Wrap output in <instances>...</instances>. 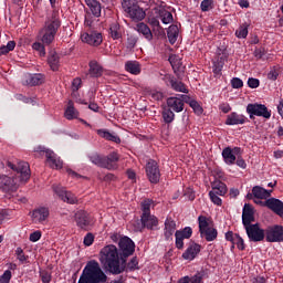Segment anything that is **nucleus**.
<instances>
[{"label": "nucleus", "instance_id": "1", "mask_svg": "<svg viewBox=\"0 0 283 283\" xmlns=\"http://www.w3.org/2000/svg\"><path fill=\"white\" fill-rule=\"evenodd\" d=\"M8 167L13 171H17L18 178L12 179L8 176H0V189L6 193L14 191L19 182H28V180H30V164L20 161L14 166V164L8 161Z\"/></svg>", "mask_w": 283, "mask_h": 283}, {"label": "nucleus", "instance_id": "2", "mask_svg": "<svg viewBox=\"0 0 283 283\" xmlns=\"http://www.w3.org/2000/svg\"><path fill=\"white\" fill-rule=\"evenodd\" d=\"M99 262L108 268L109 273L120 275L125 268L120 266V259L118 256V248L114 244L104 247L99 252Z\"/></svg>", "mask_w": 283, "mask_h": 283}, {"label": "nucleus", "instance_id": "3", "mask_svg": "<svg viewBox=\"0 0 283 283\" xmlns=\"http://www.w3.org/2000/svg\"><path fill=\"white\" fill-rule=\"evenodd\" d=\"M107 282V275L101 269V264L97 261H88L82 271V274L77 283H105Z\"/></svg>", "mask_w": 283, "mask_h": 283}, {"label": "nucleus", "instance_id": "4", "mask_svg": "<svg viewBox=\"0 0 283 283\" xmlns=\"http://www.w3.org/2000/svg\"><path fill=\"white\" fill-rule=\"evenodd\" d=\"M61 28V20L56 17V14H53L51 18H48V20L44 23V27L40 30L39 33V41L43 43V45H50L54 42V38L56 36V32H59V29Z\"/></svg>", "mask_w": 283, "mask_h": 283}, {"label": "nucleus", "instance_id": "5", "mask_svg": "<svg viewBox=\"0 0 283 283\" xmlns=\"http://www.w3.org/2000/svg\"><path fill=\"white\" fill-rule=\"evenodd\" d=\"M122 8L132 21H143L146 17L145 10L138 6L136 0H123Z\"/></svg>", "mask_w": 283, "mask_h": 283}, {"label": "nucleus", "instance_id": "6", "mask_svg": "<svg viewBox=\"0 0 283 283\" xmlns=\"http://www.w3.org/2000/svg\"><path fill=\"white\" fill-rule=\"evenodd\" d=\"M244 229L250 242H262L265 238V230L260 228V223L245 226Z\"/></svg>", "mask_w": 283, "mask_h": 283}, {"label": "nucleus", "instance_id": "7", "mask_svg": "<svg viewBox=\"0 0 283 283\" xmlns=\"http://www.w3.org/2000/svg\"><path fill=\"white\" fill-rule=\"evenodd\" d=\"M247 112L250 114V118L253 116H261L262 118H271V111L264 104H248Z\"/></svg>", "mask_w": 283, "mask_h": 283}, {"label": "nucleus", "instance_id": "8", "mask_svg": "<svg viewBox=\"0 0 283 283\" xmlns=\"http://www.w3.org/2000/svg\"><path fill=\"white\" fill-rule=\"evenodd\" d=\"M266 242H283V227L280 224L270 226L265 229Z\"/></svg>", "mask_w": 283, "mask_h": 283}, {"label": "nucleus", "instance_id": "9", "mask_svg": "<svg viewBox=\"0 0 283 283\" xmlns=\"http://www.w3.org/2000/svg\"><path fill=\"white\" fill-rule=\"evenodd\" d=\"M39 151H44L46 156V165L51 167V169H62L63 168V161L54 151L50 149H45V147L40 146Z\"/></svg>", "mask_w": 283, "mask_h": 283}, {"label": "nucleus", "instance_id": "10", "mask_svg": "<svg viewBox=\"0 0 283 283\" xmlns=\"http://www.w3.org/2000/svg\"><path fill=\"white\" fill-rule=\"evenodd\" d=\"M242 154V148L240 147H226L223 148L221 156L223 158V161L226 163V165H235V160H237V156H240Z\"/></svg>", "mask_w": 283, "mask_h": 283}, {"label": "nucleus", "instance_id": "11", "mask_svg": "<svg viewBox=\"0 0 283 283\" xmlns=\"http://www.w3.org/2000/svg\"><path fill=\"white\" fill-rule=\"evenodd\" d=\"M53 191L62 199L63 202H67V205H76V202H78L76 196L71 191L65 190L62 186H53Z\"/></svg>", "mask_w": 283, "mask_h": 283}, {"label": "nucleus", "instance_id": "12", "mask_svg": "<svg viewBox=\"0 0 283 283\" xmlns=\"http://www.w3.org/2000/svg\"><path fill=\"white\" fill-rule=\"evenodd\" d=\"M81 40L83 43H87V45L98 48L103 43V35L96 31H88L81 34Z\"/></svg>", "mask_w": 283, "mask_h": 283}, {"label": "nucleus", "instance_id": "13", "mask_svg": "<svg viewBox=\"0 0 283 283\" xmlns=\"http://www.w3.org/2000/svg\"><path fill=\"white\" fill-rule=\"evenodd\" d=\"M119 250L124 258H129L136 251V244L129 237H122L118 242Z\"/></svg>", "mask_w": 283, "mask_h": 283}, {"label": "nucleus", "instance_id": "14", "mask_svg": "<svg viewBox=\"0 0 283 283\" xmlns=\"http://www.w3.org/2000/svg\"><path fill=\"white\" fill-rule=\"evenodd\" d=\"M146 174L150 182L156 185L160 180V169H158V163L156 160L150 159L146 165Z\"/></svg>", "mask_w": 283, "mask_h": 283}, {"label": "nucleus", "instance_id": "15", "mask_svg": "<svg viewBox=\"0 0 283 283\" xmlns=\"http://www.w3.org/2000/svg\"><path fill=\"white\" fill-rule=\"evenodd\" d=\"M255 222V209L251 203H245L242 210V224L249 227Z\"/></svg>", "mask_w": 283, "mask_h": 283}, {"label": "nucleus", "instance_id": "16", "mask_svg": "<svg viewBox=\"0 0 283 283\" xmlns=\"http://www.w3.org/2000/svg\"><path fill=\"white\" fill-rule=\"evenodd\" d=\"M50 218V210L45 207L36 208L31 213V219L34 224H43Z\"/></svg>", "mask_w": 283, "mask_h": 283}, {"label": "nucleus", "instance_id": "17", "mask_svg": "<svg viewBox=\"0 0 283 283\" xmlns=\"http://www.w3.org/2000/svg\"><path fill=\"white\" fill-rule=\"evenodd\" d=\"M201 249H202L201 244L190 243V245L186 249V251L181 255L182 260H186L187 262H192V260H196V258H198Z\"/></svg>", "mask_w": 283, "mask_h": 283}, {"label": "nucleus", "instance_id": "18", "mask_svg": "<svg viewBox=\"0 0 283 283\" xmlns=\"http://www.w3.org/2000/svg\"><path fill=\"white\" fill-rule=\"evenodd\" d=\"M264 207H268L273 213H276V216H280V218H283V202L280 199L275 198H269L266 201H264Z\"/></svg>", "mask_w": 283, "mask_h": 283}, {"label": "nucleus", "instance_id": "19", "mask_svg": "<svg viewBox=\"0 0 283 283\" xmlns=\"http://www.w3.org/2000/svg\"><path fill=\"white\" fill-rule=\"evenodd\" d=\"M175 233V244L178 245V231H176V221L171 218H168L165 222V238L169 240Z\"/></svg>", "mask_w": 283, "mask_h": 283}, {"label": "nucleus", "instance_id": "20", "mask_svg": "<svg viewBox=\"0 0 283 283\" xmlns=\"http://www.w3.org/2000/svg\"><path fill=\"white\" fill-rule=\"evenodd\" d=\"M43 81H45V77L43 76V74L27 73L24 75L23 83L24 85H30L32 87L34 85H41Z\"/></svg>", "mask_w": 283, "mask_h": 283}, {"label": "nucleus", "instance_id": "21", "mask_svg": "<svg viewBox=\"0 0 283 283\" xmlns=\"http://www.w3.org/2000/svg\"><path fill=\"white\" fill-rule=\"evenodd\" d=\"M75 220H76V224H77V227H80V229L87 230V228L92 223V221L90 220V214H87V212H85V211H78L75 214Z\"/></svg>", "mask_w": 283, "mask_h": 283}, {"label": "nucleus", "instance_id": "22", "mask_svg": "<svg viewBox=\"0 0 283 283\" xmlns=\"http://www.w3.org/2000/svg\"><path fill=\"white\" fill-rule=\"evenodd\" d=\"M247 123V117L238 113H231L228 115L226 125H244Z\"/></svg>", "mask_w": 283, "mask_h": 283}, {"label": "nucleus", "instance_id": "23", "mask_svg": "<svg viewBox=\"0 0 283 283\" xmlns=\"http://www.w3.org/2000/svg\"><path fill=\"white\" fill-rule=\"evenodd\" d=\"M135 30H136V32H138V34H143L144 38L146 39V41H151V39H154L151 29H149V27L147 24H145L144 22L137 23L135 27Z\"/></svg>", "mask_w": 283, "mask_h": 283}, {"label": "nucleus", "instance_id": "24", "mask_svg": "<svg viewBox=\"0 0 283 283\" xmlns=\"http://www.w3.org/2000/svg\"><path fill=\"white\" fill-rule=\"evenodd\" d=\"M272 192L273 190H266L260 186H254L252 188V193L258 200H266V198H271Z\"/></svg>", "mask_w": 283, "mask_h": 283}, {"label": "nucleus", "instance_id": "25", "mask_svg": "<svg viewBox=\"0 0 283 283\" xmlns=\"http://www.w3.org/2000/svg\"><path fill=\"white\" fill-rule=\"evenodd\" d=\"M64 118H66V120H74V118H78V111L74 107V102L69 101L64 112Z\"/></svg>", "mask_w": 283, "mask_h": 283}, {"label": "nucleus", "instance_id": "26", "mask_svg": "<svg viewBox=\"0 0 283 283\" xmlns=\"http://www.w3.org/2000/svg\"><path fill=\"white\" fill-rule=\"evenodd\" d=\"M88 65H90V70H88L90 76H92L93 78H98V76H102L103 67H101V65L98 64V62H96V60H92Z\"/></svg>", "mask_w": 283, "mask_h": 283}, {"label": "nucleus", "instance_id": "27", "mask_svg": "<svg viewBox=\"0 0 283 283\" xmlns=\"http://www.w3.org/2000/svg\"><path fill=\"white\" fill-rule=\"evenodd\" d=\"M91 163L93 165H97V167H105L106 169H112V166L109 164H106L105 158L101 157L98 153H93L88 156Z\"/></svg>", "mask_w": 283, "mask_h": 283}, {"label": "nucleus", "instance_id": "28", "mask_svg": "<svg viewBox=\"0 0 283 283\" xmlns=\"http://www.w3.org/2000/svg\"><path fill=\"white\" fill-rule=\"evenodd\" d=\"M200 237L205 238L207 242H213L218 238V230L213 227H210L202 232H200Z\"/></svg>", "mask_w": 283, "mask_h": 283}, {"label": "nucleus", "instance_id": "29", "mask_svg": "<svg viewBox=\"0 0 283 283\" xmlns=\"http://www.w3.org/2000/svg\"><path fill=\"white\" fill-rule=\"evenodd\" d=\"M85 3L87 6V8H90L93 17H101V2H98L97 0H85Z\"/></svg>", "mask_w": 283, "mask_h": 283}, {"label": "nucleus", "instance_id": "30", "mask_svg": "<svg viewBox=\"0 0 283 283\" xmlns=\"http://www.w3.org/2000/svg\"><path fill=\"white\" fill-rule=\"evenodd\" d=\"M97 134L105 140H111L112 143H120V137L107 129H97Z\"/></svg>", "mask_w": 283, "mask_h": 283}, {"label": "nucleus", "instance_id": "31", "mask_svg": "<svg viewBox=\"0 0 283 283\" xmlns=\"http://www.w3.org/2000/svg\"><path fill=\"white\" fill-rule=\"evenodd\" d=\"M142 224L147 229H153L158 226V219L151 214L142 216Z\"/></svg>", "mask_w": 283, "mask_h": 283}, {"label": "nucleus", "instance_id": "32", "mask_svg": "<svg viewBox=\"0 0 283 283\" xmlns=\"http://www.w3.org/2000/svg\"><path fill=\"white\" fill-rule=\"evenodd\" d=\"M126 72H129V74L138 75L140 74V63L136 61H128L125 64Z\"/></svg>", "mask_w": 283, "mask_h": 283}, {"label": "nucleus", "instance_id": "33", "mask_svg": "<svg viewBox=\"0 0 283 283\" xmlns=\"http://www.w3.org/2000/svg\"><path fill=\"white\" fill-rule=\"evenodd\" d=\"M158 12H159V17L161 19V22L165 25H168V23H171L174 21V15L171 14V12H169V11L163 9V8H159Z\"/></svg>", "mask_w": 283, "mask_h": 283}, {"label": "nucleus", "instance_id": "34", "mask_svg": "<svg viewBox=\"0 0 283 283\" xmlns=\"http://www.w3.org/2000/svg\"><path fill=\"white\" fill-rule=\"evenodd\" d=\"M214 193H218L219 196H224L227 193V184L222 181H214L212 184V190Z\"/></svg>", "mask_w": 283, "mask_h": 283}, {"label": "nucleus", "instance_id": "35", "mask_svg": "<svg viewBox=\"0 0 283 283\" xmlns=\"http://www.w3.org/2000/svg\"><path fill=\"white\" fill-rule=\"evenodd\" d=\"M167 36H168L169 43H171V45H174V43H176V41H178V27L170 25L167 31Z\"/></svg>", "mask_w": 283, "mask_h": 283}, {"label": "nucleus", "instance_id": "36", "mask_svg": "<svg viewBox=\"0 0 283 283\" xmlns=\"http://www.w3.org/2000/svg\"><path fill=\"white\" fill-rule=\"evenodd\" d=\"M49 65L53 72H56L59 70L60 61H59V54L56 52H51L49 55Z\"/></svg>", "mask_w": 283, "mask_h": 283}, {"label": "nucleus", "instance_id": "37", "mask_svg": "<svg viewBox=\"0 0 283 283\" xmlns=\"http://www.w3.org/2000/svg\"><path fill=\"white\" fill-rule=\"evenodd\" d=\"M209 222H211V220L206 216L198 217L199 233H202V231H206L207 229H211Z\"/></svg>", "mask_w": 283, "mask_h": 283}, {"label": "nucleus", "instance_id": "38", "mask_svg": "<svg viewBox=\"0 0 283 283\" xmlns=\"http://www.w3.org/2000/svg\"><path fill=\"white\" fill-rule=\"evenodd\" d=\"M191 235H193V230L191 229V227H186L182 230L178 231V238H181L184 240H189Z\"/></svg>", "mask_w": 283, "mask_h": 283}, {"label": "nucleus", "instance_id": "39", "mask_svg": "<svg viewBox=\"0 0 283 283\" xmlns=\"http://www.w3.org/2000/svg\"><path fill=\"white\" fill-rule=\"evenodd\" d=\"M17 48V43L14 41H9L7 45L0 46V56H3V54H8V52H12Z\"/></svg>", "mask_w": 283, "mask_h": 283}, {"label": "nucleus", "instance_id": "40", "mask_svg": "<svg viewBox=\"0 0 283 283\" xmlns=\"http://www.w3.org/2000/svg\"><path fill=\"white\" fill-rule=\"evenodd\" d=\"M151 207H154V201L150 199H146L142 202V211L143 214L142 216H147V214H151L149 211L151 209Z\"/></svg>", "mask_w": 283, "mask_h": 283}, {"label": "nucleus", "instance_id": "41", "mask_svg": "<svg viewBox=\"0 0 283 283\" xmlns=\"http://www.w3.org/2000/svg\"><path fill=\"white\" fill-rule=\"evenodd\" d=\"M235 36L238 39H247L249 36V25L243 24L235 31Z\"/></svg>", "mask_w": 283, "mask_h": 283}, {"label": "nucleus", "instance_id": "42", "mask_svg": "<svg viewBox=\"0 0 283 283\" xmlns=\"http://www.w3.org/2000/svg\"><path fill=\"white\" fill-rule=\"evenodd\" d=\"M253 56L254 59H256V61H264V57L266 56V49L264 48H255L254 52H253Z\"/></svg>", "mask_w": 283, "mask_h": 283}, {"label": "nucleus", "instance_id": "43", "mask_svg": "<svg viewBox=\"0 0 283 283\" xmlns=\"http://www.w3.org/2000/svg\"><path fill=\"white\" fill-rule=\"evenodd\" d=\"M109 30H111L112 39L114 40L120 39V25H118L117 23H114L111 25Z\"/></svg>", "mask_w": 283, "mask_h": 283}, {"label": "nucleus", "instance_id": "44", "mask_svg": "<svg viewBox=\"0 0 283 283\" xmlns=\"http://www.w3.org/2000/svg\"><path fill=\"white\" fill-rule=\"evenodd\" d=\"M104 159L106 165H109L111 169H114V163H118V154L112 153Z\"/></svg>", "mask_w": 283, "mask_h": 283}, {"label": "nucleus", "instance_id": "45", "mask_svg": "<svg viewBox=\"0 0 283 283\" xmlns=\"http://www.w3.org/2000/svg\"><path fill=\"white\" fill-rule=\"evenodd\" d=\"M232 244H235V247L239 249V251H244L247 247L244 245V239L240 237V234L235 233V240Z\"/></svg>", "mask_w": 283, "mask_h": 283}, {"label": "nucleus", "instance_id": "46", "mask_svg": "<svg viewBox=\"0 0 283 283\" xmlns=\"http://www.w3.org/2000/svg\"><path fill=\"white\" fill-rule=\"evenodd\" d=\"M277 76H280V69L277 66H274L268 73V78L269 81H277Z\"/></svg>", "mask_w": 283, "mask_h": 283}, {"label": "nucleus", "instance_id": "47", "mask_svg": "<svg viewBox=\"0 0 283 283\" xmlns=\"http://www.w3.org/2000/svg\"><path fill=\"white\" fill-rule=\"evenodd\" d=\"M165 81H166L167 85H169L170 87H172V90L178 92V82L176 81V78H174V76L166 75Z\"/></svg>", "mask_w": 283, "mask_h": 283}, {"label": "nucleus", "instance_id": "48", "mask_svg": "<svg viewBox=\"0 0 283 283\" xmlns=\"http://www.w3.org/2000/svg\"><path fill=\"white\" fill-rule=\"evenodd\" d=\"M201 12H209L213 8V0H203L200 4Z\"/></svg>", "mask_w": 283, "mask_h": 283}, {"label": "nucleus", "instance_id": "49", "mask_svg": "<svg viewBox=\"0 0 283 283\" xmlns=\"http://www.w3.org/2000/svg\"><path fill=\"white\" fill-rule=\"evenodd\" d=\"M174 109L171 108H168V109H165L164 113H163V117H164V120L165 123H171L174 120Z\"/></svg>", "mask_w": 283, "mask_h": 283}, {"label": "nucleus", "instance_id": "50", "mask_svg": "<svg viewBox=\"0 0 283 283\" xmlns=\"http://www.w3.org/2000/svg\"><path fill=\"white\" fill-rule=\"evenodd\" d=\"M167 105L172 112H178V97H169L167 99Z\"/></svg>", "mask_w": 283, "mask_h": 283}, {"label": "nucleus", "instance_id": "51", "mask_svg": "<svg viewBox=\"0 0 283 283\" xmlns=\"http://www.w3.org/2000/svg\"><path fill=\"white\" fill-rule=\"evenodd\" d=\"M32 48L35 50V52H39L40 56H45V44L35 42L33 43Z\"/></svg>", "mask_w": 283, "mask_h": 283}, {"label": "nucleus", "instance_id": "52", "mask_svg": "<svg viewBox=\"0 0 283 283\" xmlns=\"http://www.w3.org/2000/svg\"><path fill=\"white\" fill-rule=\"evenodd\" d=\"M189 106L191 107V109H193L195 114H198V116H200V114H202L203 112L202 106H200V104L196 99H192Z\"/></svg>", "mask_w": 283, "mask_h": 283}, {"label": "nucleus", "instance_id": "53", "mask_svg": "<svg viewBox=\"0 0 283 283\" xmlns=\"http://www.w3.org/2000/svg\"><path fill=\"white\" fill-rule=\"evenodd\" d=\"M210 200L213 202V205H217L218 207L222 206V199L218 196H220L218 192L210 191L209 192Z\"/></svg>", "mask_w": 283, "mask_h": 283}, {"label": "nucleus", "instance_id": "54", "mask_svg": "<svg viewBox=\"0 0 283 283\" xmlns=\"http://www.w3.org/2000/svg\"><path fill=\"white\" fill-rule=\"evenodd\" d=\"M231 86L233 90H240V88L244 87V82H242V80L240 77H233L231 80Z\"/></svg>", "mask_w": 283, "mask_h": 283}, {"label": "nucleus", "instance_id": "55", "mask_svg": "<svg viewBox=\"0 0 283 283\" xmlns=\"http://www.w3.org/2000/svg\"><path fill=\"white\" fill-rule=\"evenodd\" d=\"M10 280H12V272L10 270L4 271L3 274L0 275V283H10Z\"/></svg>", "mask_w": 283, "mask_h": 283}, {"label": "nucleus", "instance_id": "56", "mask_svg": "<svg viewBox=\"0 0 283 283\" xmlns=\"http://www.w3.org/2000/svg\"><path fill=\"white\" fill-rule=\"evenodd\" d=\"M138 269V259L133 258L126 266V271H136Z\"/></svg>", "mask_w": 283, "mask_h": 283}, {"label": "nucleus", "instance_id": "57", "mask_svg": "<svg viewBox=\"0 0 283 283\" xmlns=\"http://www.w3.org/2000/svg\"><path fill=\"white\" fill-rule=\"evenodd\" d=\"M174 72H178V55L172 54L168 59Z\"/></svg>", "mask_w": 283, "mask_h": 283}, {"label": "nucleus", "instance_id": "58", "mask_svg": "<svg viewBox=\"0 0 283 283\" xmlns=\"http://www.w3.org/2000/svg\"><path fill=\"white\" fill-rule=\"evenodd\" d=\"M248 86L251 87V90H256V87H260V80L255 77H249Z\"/></svg>", "mask_w": 283, "mask_h": 283}, {"label": "nucleus", "instance_id": "59", "mask_svg": "<svg viewBox=\"0 0 283 283\" xmlns=\"http://www.w3.org/2000/svg\"><path fill=\"white\" fill-rule=\"evenodd\" d=\"M205 274L202 272H197L192 277H190V283H202Z\"/></svg>", "mask_w": 283, "mask_h": 283}, {"label": "nucleus", "instance_id": "60", "mask_svg": "<svg viewBox=\"0 0 283 283\" xmlns=\"http://www.w3.org/2000/svg\"><path fill=\"white\" fill-rule=\"evenodd\" d=\"M184 198L186 200H196V192H193V189L187 188L184 192Z\"/></svg>", "mask_w": 283, "mask_h": 283}, {"label": "nucleus", "instance_id": "61", "mask_svg": "<svg viewBox=\"0 0 283 283\" xmlns=\"http://www.w3.org/2000/svg\"><path fill=\"white\" fill-rule=\"evenodd\" d=\"M15 255H17V259L19 260V262H25V260H28V258L23 253V249H21V248H17Z\"/></svg>", "mask_w": 283, "mask_h": 283}, {"label": "nucleus", "instance_id": "62", "mask_svg": "<svg viewBox=\"0 0 283 283\" xmlns=\"http://www.w3.org/2000/svg\"><path fill=\"white\" fill-rule=\"evenodd\" d=\"M178 101H179V103H187L188 105H190L193 99H191V96H189V95H185V94L180 95L179 94Z\"/></svg>", "mask_w": 283, "mask_h": 283}, {"label": "nucleus", "instance_id": "63", "mask_svg": "<svg viewBox=\"0 0 283 283\" xmlns=\"http://www.w3.org/2000/svg\"><path fill=\"white\" fill-rule=\"evenodd\" d=\"M30 242H39L41 240V231H34L29 237Z\"/></svg>", "mask_w": 283, "mask_h": 283}, {"label": "nucleus", "instance_id": "64", "mask_svg": "<svg viewBox=\"0 0 283 283\" xmlns=\"http://www.w3.org/2000/svg\"><path fill=\"white\" fill-rule=\"evenodd\" d=\"M93 243H94V235L92 233H88L84 238V244H85V247H92Z\"/></svg>", "mask_w": 283, "mask_h": 283}]
</instances>
